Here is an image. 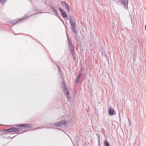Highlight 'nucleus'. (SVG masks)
<instances>
[{"instance_id": "26", "label": "nucleus", "mask_w": 146, "mask_h": 146, "mask_svg": "<svg viewBox=\"0 0 146 146\" xmlns=\"http://www.w3.org/2000/svg\"><path fill=\"white\" fill-rule=\"evenodd\" d=\"M42 128V127H38V129H41Z\"/></svg>"}, {"instance_id": "4", "label": "nucleus", "mask_w": 146, "mask_h": 146, "mask_svg": "<svg viewBox=\"0 0 146 146\" xmlns=\"http://www.w3.org/2000/svg\"><path fill=\"white\" fill-rule=\"evenodd\" d=\"M66 121L65 120H62L57 122L54 124V126L56 127H61L66 125Z\"/></svg>"}, {"instance_id": "20", "label": "nucleus", "mask_w": 146, "mask_h": 146, "mask_svg": "<svg viewBox=\"0 0 146 146\" xmlns=\"http://www.w3.org/2000/svg\"><path fill=\"white\" fill-rule=\"evenodd\" d=\"M50 9L52 11L54 9V7L53 6L50 5Z\"/></svg>"}, {"instance_id": "9", "label": "nucleus", "mask_w": 146, "mask_h": 146, "mask_svg": "<svg viewBox=\"0 0 146 146\" xmlns=\"http://www.w3.org/2000/svg\"><path fill=\"white\" fill-rule=\"evenodd\" d=\"M108 112L109 114L111 115H115L114 110L112 108H110Z\"/></svg>"}, {"instance_id": "7", "label": "nucleus", "mask_w": 146, "mask_h": 146, "mask_svg": "<svg viewBox=\"0 0 146 146\" xmlns=\"http://www.w3.org/2000/svg\"><path fill=\"white\" fill-rule=\"evenodd\" d=\"M121 3L124 5L125 9H128V1H121Z\"/></svg>"}, {"instance_id": "13", "label": "nucleus", "mask_w": 146, "mask_h": 146, "mask_svg": "<svg viewBox=\"0 0 146 146\" xmlns=\"http://www.w3.org/2000/svg\"><path fill=\"white\" fill-rule=\"evenodd\" d=\"M62 16L64 18H66L67 17V14L65 11L62 13Z\"/></svg>"}, {"instance_id": "28", "label": "nucleus", "mask_w": 146, "mask_h": 146, "mask_svg": "<svg viewBox=\"0 0 146 146\" xmlns=\"http://www.w3.org/2000/svg\"><path fill=\"white\" fill-rule=\"evenodd\" d=\"M145 30L146 31V25H145Z\"/></svg>"}, {"instance_id": "18", "label": "nucleus", "mask_w": 146, "mask_h": 146, "mask_svg": "<svg viewBox=\"0 0 146 146\" xmlns=\"http://www.w3.org/2000/svg\"><path fill=\"white\" fill-rule=\"evenodd\" d=\"M6 1H0V3L3 5L5 3Z\"/></svg>"}, {"instance_id": "19", "label": "nucleus", "mask_w": 146, "mask_h": 146, "mask_svg": "<svg viewBox=\"0 0 146 146\" xmlns=\"http://www.w3.org/2000/svg\"><path fill=\"white\" fill-rule=\"evenodd\" d=\"M80 78L77 77L75 81V82L76 83H77L80 80Z\"/></svg>"}, {"instance_id": "14", "label": "nucleus", "mask_w": 146, "mask_h": 146, "mask_svg": "<svg viewBox=\"0 0 146 146\" xmlns=\"http://www.w3.org/2000/svg\"><path fill=\"white\" fill-rule=\"evenodd\" d=\"M65 3V7L66 8V9H67V11H70V8L69 7V6L66 3Z\"/></svg>"}, {"instance_id": "22", "label": "nucleus", "mask_w": 146, "mask_h": 146, "mask_svg": "<svg viewBox=\"0 0 146 146\" xmlns=\"http://www.w3.org/2000/svg\"><path fill=\"white\" fill-rule=\"evenodd\" d=\"M73 58L75 60L76 58V56L75 55V54L73 55H72Z\"/></svg>"}, {"instance_id": "21", "label": "nucleus", "mask_w": 146, "mask_h": 146, "mask_svg": "<svg viewBox=\"0 0 146 146\" xmlns=\"http://www.w3.org/2000/svg\"><path fill=\"white\" fill-rule=\"evenodd\" d=\"M59 10L61 12V13H62L63 12H64V11H64L61 8H60L59 9Z\"/></svg>"}, {"instance_id": "27", "label": "nucleus", "mask_w": 146, "mask_h": 146, "mask_svg": "<svg viewBox=\"0 0 146 146\" xmlns=\"http://www.w3.org/2000/svg\"><path fill=\"white\" fill-rule=\"evenodd\" d=\"M98 139H100V136H99V135H98Z\"/></svg>"}, {"instance_id": "2", "label": "nucleus", "mask_w": 146, "mask_h": 146, "mask_svg": "<svg viewBox=\"0 0 146 146\" xmlns=\"http://www.w3.org/2000/svg\"><path fill=\"white\" fill-rule=\"evenodd\" d=\"M17 126L21 127V128L22 130H24L27 129L31 128L32 125L29 124H18Z\"/></svg>"}, {"instance_id": "11", "label": "nucleus", "mask_w": 146, "mask_h": 146, "mask_svg": "<svg viewBox=\"0 0 146 146\" xmlns=\"http://www.w3.org/2000/svg\"><path fill=\"white\" fill-rule=\"evenodd\" d=\"M57 67L58 70V71L59 72V73L61 75L62 79H63V76L62 75V73L61 72V69H60V67L59 66H57Z\"/></svg>"}, {"instance_id": "5", "label": "nucleus", "mask_w": 146, "mask_h": 146, "mask_svg": "<svg viewBox=\"0 0 146 146\" xmlns=\"http://www.w3.org/2000/svg\"><path fill=\"white\" fill-rule=\"evenodd\" d=\"M20 128L18 127H12L4 130V131L7 132H17L20 131Z\"/></svg>"}, {"instance_id": "25", "label": "nucleus", "mask_w": 146, "mask_h": 146, "mask_svg": "<svg viewBox=\"0 0 146 146\" xmlns=\"http://www.w3.org/2000/svg\"><path fill=\"white\" fill-rule=\"evenodd\" d=\"M100 139H98V144H99V145L100 144Z\"/></svg>"}, {"instance_id": "17", "label": "nucleus", "mask_w": 146, "mask_h": 146, "mask_svg": "<svg viewBox=\"0 0 146 146\" xmlns=\"http://www.w3.org/2000/svg\"><path fill=\"white\" fill-rule=\"evenodd\" d=\"M104 144L105 145V146H110L108 142L107 141H105L104 142Z\"/></svg>"}, {"instance_id": "12", "label": "nucleus", "mask_w": 146, "mask_h": 146, "mask_svg": "<svg viewBox=\"0 0 146 146\" xmlns=\"http://www.w3.org/2000/svg\"><path fill=\"white\" fill-rule=\"evenodd\" d=\"M53 13L55 14V15H56V16L58 17L59 18H60V17L59 16L57 12V11L54 8V9L52 11Z\"/></svg>"}, {"instance_id": "6", "label": "nucleus", "mask_w": 146, "mask_h": 146, "mask_svg": "<svg viewBox=\"0 0 146 146\" xmlns=\"http://www.w3.org/2000/svg\"><path fill=\"white\" fill-rule=\"evenodd\" d=\"M25 17H23V18L22 19H21L19 20H18V21H16V20L13 21H12L11 22V24H12L13 25H15V24L16 23H20V21H22L24 19H25L27 18L28 17L27 16H26Z\"/></svg>"}, {"instance_id": "15", "label": "nucleus", "mask_w": 146, "mask_h": 146, "mask_svg": "<svg viewBox=\"0 0 146 146\" xmlns=\"http://www.w3.org/2000/svg\"><path fill=\"white\" fill-rule=\"evenodd\" d=\"M70 50L71 53L72 55H73L75 54V53L74 50V49H71Z\"/></svg>"}, {"instance_id": "3", "label": "nucleus", "mask_w": 146, "mask_h": 146, "mask_svg": "<svg viewBox=\"0 0 146 146\" xmlns=\"http://www.w3.org/2000/svg\"><path fill=\"white\" fill-rule=\"evenodd\" d=\"M71 28L72 30V31L73 33V36L74 37V39L77 40L78 38H77V37L78 32L77 30L76 27V25L70 27Z\"/></svg>"}, {"instance_id": "8", "label": "nucleus", "mask_w": 146, "mask_h": 146, "mask_svg": "<svg viewBox=\"0 0 146 146\" xmlns=\"http://www.w3.org/2000/svg\"><path fill=\"white\" fill-rule=\"evenodd\" d=\"M67 39L68 42V44L70 45V49H74V46L72 44V41L68 37Z\"/></svg>"}, {"instance_id": "23", "label": "nucleus", "mask_w": 146, "mask_h": 146, "mask_svg": "<svg viewBox=\"0 0 146 146\" xmlns=\"http://www.w3.org/2000/svg\"><path fill=\"white\" fill-rule=\"evenodd\" d=\"M82 74V73L81 72V70L78 73V74H79L81 76Z\"/></svg>"}, {"instance_id": "10", "label": "nucleus", "mask_w": 146, "mask_h": 146, "mask_svg": "<svg viewBox=\"0 0 146 146\" xmlns=\"http://www.w3.org/2000/svg\"><path fill=\"white\" fill-rule=\"evenodd\" d=\"M69 21L70 24V27L74 26L76 25L74 21L72 19L70 18L69 19Z\"/></svg>"}, {"instance_id": "24", "label": "nucleus", "mask_w": 146, "mask_h": 146, "mask_svg": "<svg viewBox=\"0 0 146 146\" xmlns=\"http://www.w3.org/2000/svg\"><path fill=\"white\" fill-rule=\"evenodd\" d=\"M81 76L79 74H78L77 76V77H78L79 78H80V77Z\"/></svg>"}, {"instance_id": "1", "label": "nucleus", "mask_w": 146, "mask_h": 146, "mask_svg": "<svg viewBox=\"0 0 146 146\" xmlns=\"http://www.w3.org/2000/svg\"><path fill=\"white\" fill-rule=\"evenodd\" d=\"M62 88H63L64 92L67 98L69 100L70 99V97L69 96V93L67 90L66 86L64 81H62Z\"/></svg>"}, {"instance_id": "16", "label": "nucleus", "mask_w": 146, "mask_h": 146, "mask_svg": "<svg viewBox=\"0 0 146 146\" xmlns=\"http://www.w3.org/2000/svg\"><path fill=\"white\" fill-rule=\"evenodd\" d=\"M45 3L46 5H49L51 4V2L49 1H45Z\"/></svg>"}]
</instances>
